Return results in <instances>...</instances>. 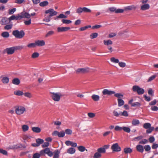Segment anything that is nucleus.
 <instances>
[{
  "label": "nucleus",
  "instance_id": "63",
  "mask_svg": "<svg viewBox=\"0 0 158 158\" xmlns=\"http://www.w3.org/2000/svg\"><path fill=\"white\" fill-rule=\"evenodd\" d=\"M144 148L145 151L146 152H148L151 150V147L149 145H146L144 147Z\"/></svg>",
  "mask_w": 158,
  "mask_h": 158
},
{
  "label": "nucleus",
  "instance_id": "34",
  "mask_svg": "<svg viewBox=\"0 0 158 158\" xmlns=\"http://www.w3.org/2000/svg\"><path fill=\"white\" fill-rule=\"evenodd\" d=\"M22 130L23 132L27 131L29 129V127L26 125H24L22 126Z\"/></svg>",
  "mask_w": 158,
  "mask_h": 158
},
{
  "label": "nucleus",
  "instance_id": "36",
  "mask_svg": "<svg viewBox=\"0 0 158 158\" xmlns=\"http://www.w3.org/2000/svg\"><path fill=\"white\" fill-rule=\"evenodd\" d=\"M76 13L78 14H81L83 12V7H80L78 8L76 10Z\"/></svg>",
  "mask_w": 158,
  "mask_h": 158
},
{
  "label": "nucleus",
  "instance_id": "44",
  "mask_svg": "<svg viewBox=\"0 0 158 158\" xmlns=\"http://www.w3.org/2000/svg\"><path fill=\"white\" fill-rule=\"evenodd\" d=\"M91 27V26L90 25H88L87 26L85 27H81L79 28V30L80 31H83L84 30H86V29L90 28Z\"/></svg>",
  "mask_w": 158,
  "mask_h": 158
},
{
  "label": "nucleus",
  "instance_id": "41",
  "mask_svg": "<svg viewBox=\"0 0 158 158\" xmlns=\"http://www.w3.org/2000/svg\"><path fill=\"white\" fill-rule=\"evenodd\" d=\"M54 31H48L45 35V37H47L53 35L54 34Z\"/></svg>",
  "mask_w": 158,
  "mask_h": 158
},
{
  "label": "nucleus",
  "instance_id": "11",
  "mask_svg": "<svg viewBox=\"0 0 158 158\" xmlns=\"http://www.w3.org/2000/svg\"><path fill=\"white\" fill-rule=\"evenodd\" d=\"M70 28L69 27H59L57 28V31L58 32H62L66 31L70 29Z\"/></svg>",
  "mask_w": 158,
  "mask_h": 158
},
{
  "label": "nucleus",
  "instance_id": "58",
  "mask_svg": "<svg viewBox=\"0 0 158 158\" xmlns=\"http://www.w3.org/2000/svg\"><path fill=\"white\" fill-rule=\"evenodd\" d=\"M123 130L129 133L130 132V129L128 127H123Z\"/></svg>",
  "mask_w": 158,
  "mask_h": 158
},
{
  "label": "nucleus",
  "instance_id": "61",
  "mask_svg": "<svg viewBox=\"0 0 158 158\" xmlns=\"http://www.w3.org/2000/svg\"><path fill=\"white\" fill-rule=\"evenodd\" d=\"M148 142V140L146 139H144L139 142V144H145Z\"/></svg>",
  "mask_w": 158,
  "mask_h": 158
},
{
  "label": "nucleus",
  "instance_id": "8",
  "mask_svg": "<svg viewBox=\"0 0 158 158\" xmlns=\"http://www.w3.org/2000/svg\"><path fill=\"white\" fill-rule=\"evenodd\" d=\"M111 149L113 152H119L121 150V148L118 143L113 144L111 146Z\"/></svg>",
  "mask_w": 158,
  "mask_h": 158
},
{
  "label": "nucleus",
  "instance_id": "2",
  "mask_svg": "<svg viewBox=\"0 0 158 158\" xmlns=\"http://www.w3.org/2000/svg\"><path fill=\"white\" fill-rule=\"evenodd\" d=\"M12 34L16 38L21 39L24 36L25 33L23 30L19 31L18 30H16L13 31Z\"/></svg>",
  "mask_w": 158,
  "mask_h": 158
},
{
  "label": "nucleus",
  "instance_id": "17",
  "mask_svg": "<svg viewBox=\"0 0 158 158\" xmlns=\"http://www.w3.org/2000/svg\"><path fill=\"white\" fill-rule=\"evenodd\" d=\"M136 149L138 151L141 153L143 152L144 151L143 147L140 144L136 146Z\"/></svg>",
  "mask_w": 158,
  "mask_h": 158
},
{
  "label": "nucleus",
  "instance_id": "57",
  "mask_svg": "<svg viewBox=\"0 0 158 158\" xmlns=\"http://www.w3.org/2000/svg\"><path fill=\"white\" fill-rule=\"evenodd\" d=\"M16 10L15 8H14L12 9H10L9 10L8 13L9 15L13 14Z\"/></svg>",
  "mask_w": 158,
  "mask_h": 158
},
{
  "label": "nucleus",
  "instance_id": "6",
  "mask_svg": "<svg viewBox=\"0 0 158 158\" xmlns=\"http://www.w3.org/2000/svg\"><path fill=\"white\" fill-rule=\"evenodd\" d=\"M44 153L47 154L50 157H51L53 155V152L50 151V149L48 148H46L40 151L41 154L43 155Z\"/></svg>",
  "mask_w": 158,
  "mask_h": 158
},
{
  "label": "nucleus",
  "instance_id": "48",
  "mask_svg": "<svg viewBox=\"0 0 158 158\" xmlns=\"http://www.w3.org/2000/svg\"><path fill=\"white\" fill-rule=\"evenodd\" d=\"M12 26L13 25L12 24L7 25L4 27V29L7 30L10 29L12 28Z\"/></svg>",
  "mask_w": 158,
  "mask_h": 158
},
{
  "label": "nucleus",
  "instance_id": "46",
  "mask_svg": "<svg viewBox=\"0 0 158 158\" xmlns=\"http://www.w3.org/2000/svg\"><path fill=\"white\" fill-rule=\"evenodd\" d=\"M132 124L134 126L137 125L139 123V121L138 120L134 119L132 122Z\"/></svg>",
  "mask_w": 158,
  "mask_h": 158
},
{
  "label": "nucleus",
  "instance_id": "27",
  "mask_svg": "<svg viewBox=\"0 0 158 158\" xmlns=\"http://www.w3.org/2000/svg\"><path fill=\"white\" fill-rule=\"evenodd\" d=\"M23 95L25 97L29 98H31L32 97V94L29 92H25L23 93Z\"/></svg>",
  "mask_w": 158,
  "mask_h": 158
},
{
  "label": "nucleus",
  "instance_id": "43",
  "mask_svg": "<svg viewBox=\"0 0 158 158\" xmlns=\"http://www.w3.org/2000/svg\"><path fill=\"white\" fill-rule=\"evenodd\" d=\"M39 54L38 52H35L33 53L31 55V58H36L39 57Z\"/></svg>",
  "mask_w": 158,
  "mask_h": 158
},
{
  "label": "nucleus",
  "instance_id": "5",
  "mask_svg": "<svg viewBox=\"0 0 158 158\" xmlns=\"http://www.w3.org/2000/svg\"><path fill=\"white\" fill-rule=\"evenodd\" d=\"M25 110V108L21 106L17 107L15 110L16 113L19 115L23 114Z\"/></svg>",
  "mask_w": 158,
  "mask_h": 158
},
{
  "label": "nucleus",
  "instance_id": "12",
  "mask_svg": "<svg viewBox=\"0 0 158 158\" xmlns=\"http://www.w3.org/2000/svg\"><path fill=\"white\" fill-rule=\"evenodd\" d=\"M102 93L103 95H110L115 94V92L113 91L110 90L106 89H104L102 92Z\"/></svg>",
  "mask_w": 158,
  "mask_h": 158
},
{
  "label": "nucleus",
  "instance_id": "64",
  "mask_svg": "<svg viewBox=\"0 0 158 158\" xmlns=\"http://www.w3.org/2000/svg\"><path fill=\"white\" fill-rule=\"evenodd\" d=\"M87 115L90 118H93L95 116L94 113L91 112L88 113Z\"/></svg>",
  "mask_w": 158,
  "mask_h": 158
},
{
  "label": "nucleus",
  "instance_id": "1",
  "mask_svg": "<svg viewBox=\"0 0 158 158\" xmlns=\"http://www.w3.org/2000/svg\"><path fill=\"white\" fill-rule=\"evenodd\" d=\"M51 94L52 99L56 102H59L62 96L60 92H52Z\"/></svg>",
  "mask_w": 158,
  "mask_h": 158
},
{
  "label": "nucleus",
  "instance_id": "52",
  "mask_svg": "<svg viewBox=\"0 0 158 158\" xmlns=\"http://www.w3.org/2000/svg\"><path fill=\"white\" fill-rule=\"evenodd\" d=\"M121 113V116H123L125 117H127L128 115V112L126 111H124L123 112H120Z\"/></svg>",
  "mask_w": 158,
  "mask_h": 158
},
{
  "label": "nucleus",
  "instance_id": "38",
  "mask_svg": "<svg viewBox=\"0 0 158 158\" xmlns=\"http://www.w3.org/2000/svg\"><path fill=\"white\" fill-rule=\"evenodd\" d=\"M156 75H154L150 77L148 79L147 81V82H150L153 80L156 77Z\"/></svg>",
  "mask_w": 158,
  "mask_h": 158
},
{
  "label": "nucleus",
  "instance_id": "47",
  "mask_svg": "<svg viewBox=\"0 0 158 158\" xmlns=\"http://www.w3.org/2000/svg\"><path fill=\"white\" fill-rule=\"evenodd\" d=\"M118 64L119 66L121 68H124L126 66V63L123 62H119Z\"/></svg>",
  "mask_w": 158,
  "mask_h": 158
},
{
  "label": "nucleus",
  "instance_id": "16",
  "mask_svg": "<svg viewBox=\"0 0 158 158\" xmlns=\"http://www.w3.org/2000/svg\"><path fill=\"white\" fill-rule=\"evenodd\" d=\"M150 8V5L148 4H144L142 5L140 7V9L142 10H148Z\"/></svg>",
  "mask_w": 158,
  "mask_h": 158
},
{
  "label": "nucleus",
  "instance_id": "49",
  "mask_svg": "<svg viewBox=\"0 0 158 158\" xmlns=\"http://www.w3.org/2000/svg\"><path fill=\"white\" fill-rule=\"evenodd\" d=\"M64 132L66 134L68 135H71L72 133V130L69 129H66Z\"/></svg>",
  "mask_w": 158,
  "mask_h": 158
},
{
  "label": "nucleus",
  "instance_id": "15",
  "mask_svg": "<svg viewBox=\"0 0 158 158\" xmlns=\"http://www.w3.org/2000/svg\"><path fill=\"white\" fill-rule=\"evenodd\" d=\"M104 44L107 46H111L113 44L112 41L110 40H106L103 41Z\"/></svg>",
  "mask_w": 158,
  "mask_h": 158
},
{
  "label": "nucleus",
  "instance_id": "19",
  "mask_svg": "<svg viewBox=\"0 0 158 158\" xmlns=\"http://www.w3.org/2000/svg\"><path fill=\"white\" fill-rule=\"evenodd\" d=\"M76 152V149L73 148H70L67 149V152L69 154H74Z\"/></svg>",
  "mask_w": 158,
  "mask_h": 158
},
{
  "label": "nucleus",
  "instance_id": "23",
  "mask_svg": "<svg viewBox=\"0 0 158 158\" xmlns=\"http://www.w3.org/2000/svg\"><path fill=\"white\" fill-rule=\"evenodd\" d=\"M92 99L94 101H98L100 99L99 96L96 94H93L91 96Z\"/></svg>",
  "mask_w": 158,
  "mask_h": 158
},
{
  "label": "nucleus",
  "instance_id": "3",
  "mask_svg": "<svg viewBox=\"0 0 158 158\" xmlns=\"http://www.w3.org/2000/svg\"><path fill=\"white\" fill-rule=\"evenodd\" d=\"M132 90L134 92H136L139 95L143 94L145 92L144 89L136 85H134L133 86Z\"/></svg>",
  "mask_w": 158,
  "mask_h": 158
},
{
  "label": "nucleus",
  "instance_id": "21",
  "mask_svg": "<svg viewBox=\"0 0 158 158\" xmlns=\"http://www.w3.org/2000/svg\"><path fill=\"white\" fill-rule=\"evenodd\" d=\"M132 152V149L130 148H126L124 149V152L125 154L131 153Z\"/></svg>",
  "mask_w": 158,
  "mask_h": 158
},
{
  "label": "nucleus",
  "instance_id": "25",
  "mask_svg": "<svg viewBox=\"0 0 158 158\" xmlns=\"http://www.w3.org/2000/svg\"><path fill=\"white\" fill-rule=\"evenodd\" d=\"M136 8V7L134 5H131L128 6L125 8V10H135Z\"/></svg>",
  "mask_w": 158,
  "mask_h": 158
},
{
  "label": "nucleus",
  "instance_id": "50",
  "mask_svg": "<svg viewBox=\"0 0 158 158\" xmlns=\"http://www.w3.org/2000/svg\"><path fill=\"white\" fill-rule=\"evenodd\" d=\"M83 12L84 13H91V10L86 7H83Z\"/></svg>",
  "mask_w": 158,
  "mask_h": 158
},
{
  "label": "nucleus",
  "instance_id": "51",
  "mask_svg": "<svg viewBox=\"0 0 158 158\" xmlns=\"http://www.w3.org/2000/svg\"><path fill=\"white\" fill-rule=\"evenodd\" d=\"M101 156V155L98 152L95 153L94 156V158H99Z\"/></svg>",
  "mask_w": 158,
  "mask_h": 158
},
{
  "label": "nucleus",
  "instance_id": "31",
  "mask_svg": "<svg viewBox=\"0 0 158 158\" xmlns=\"http://www.w3.org/2000/svg\"><path fill=\"white\" fill-rule=\"evenodd\" d=\"M1 35L4 38H8L9 36V34L8 32L5 31L2 33Z\"/></svg>",
  "mask_w": 158,
  "mask_h": 158
},
{
  "label": "nucleus",
  "instance_id": "30",
  "mask_svg": "<svg viewBox=\"0 0 158 158\" xmlns=\"http://www.w3.org/2000/svg\"><path fill=\"white\" fill-rule=\"evenodd\" d=\"M110 61L116 64L118 63L119 60L118 59L115 58V57H113L110 58Z\"/></svg>",
  "mask_w": 158,
  "mask_h": 158
},
{
  "label": "nucleus",
  "instance_id": "54",
  "mask_svg": "<svg viewBox=\"0 0 158 158\" xmlns=\"http://www.w3.org/2000/svg\"><path fill=\"white\" fill-rule=\"evenodd\" d=\"M141 105L139 102H134L131 104V106L133 107H139Z\"/></svg>",
  "mask_w": 158,
  "mask_h": 158
},
{
  "label": "nucleus",
  "instance_id": "40",
  "mask_svg": "<svg viewBox=\"0 0 158 158\" xmlns=\"http://www.w3.org/2000/svg\"><path fill=\"white\" fill-rule=\"evenodd\" d=\"M151 127V124L149 123H146L143 125V127L146 129H148Z\"/></svg>",
  "mask_w": 158,
  "mask_h": 158
},
{
  "label": "nucleus",
  "instance_id": "20",
  "mask_svg": "<svg viewBox=\"0 0 158 158\" xmlns=\"http://www.w3.org/2000/svg\"><path fill=\"white\" fill-rule=\"evenodd\" d=\"M9 78L6 77H2V81L4 84H7L9 82Z\"/></svg>",
  "mask_w": 158,
  "mask_h": 158
},
{
  "label": "nucleus",
  "instance_id": "33",
  "mask_svg": "<svg viewBox=\"0 0 158 158\" xmlns=\"http://www.w3.org/2000/svg\"><path fill=\"white\" fill-rule=\"evenodd\" d=\"M78 150L81 152H84L85 150L87 151V149H86L85 147L82 146H78Z\"/></svg>",
  "mask_w": 158,
  "mask_h": 158
},
{
  "label": "nucleus",
  "instance_id": "14",
  "mask_svg": "<svg viewBox=\"0 0 158 158\" xmlns=\"http://www.w3.org/2000/svg\"><path fill=\"white\" fill-rule=\"evenodd\" d=\"M10 22L9 18L6 17L3 18L1 21L0 22V23L1 25H5L7 24Z\"/></svg>",
  "mask_w": 158,
  "mask_h": 158
},
{
  "label": "nucleus",
  "instance_id": "42",
  "mask_svg": "<svg viewBox=\"0 0 158 158\" xmlns=\"http://www.w3.org/2000/svg\"><path fill=\"white\" fill-rule=\"evenodd\" d=\"M98 152L100 154L101 153H105L106 152V150L103 148H99L97 150Z\"/></svg>",
  "mask_w": 158,
  "mask_h": 158
},
{
  "label": "nucleus",
  "instance_id": "24",
  "mask_svg": "<svg viewBox=\"0 0 158 158\" xmlns=\"http://www.w3.org/2000/svg\"><path fill=\"white\" fill-rule=\"evenodd\" d=\"M118 106L120 107L123 106L124 104V101L121 98H118Z\"/></svg>",
  "mask_w": 158,
  "mask_h": 158
},
{
  "label": "nucleus",
  "instance_id": "22",
  "mask_svg": "<svg viewBox=\"0 0 158 158\" xmlns=\"http://www.w3.org/2000/svg\"><path fill=\"white\" fill-rule=\"evenodd\" d=\"M60 153V151L59 150H55L54 152V155L53 158H59Z\"/></svg>",
  "mask_w": 158,
  "mask_h": 158
},
{
  "label": "nucleus",
  "instance_id": "55",
  "mask_svg": "<svg viewBox=\"0 0 158 158\" xmlns=\"http://www.w3.org/2000/svg\"><path fill=\"white\" fill-rule=\"evenodd\" d=\"M0 153L4 155H7V152L5 150H3L2 148H0Z\"/></svg>",
  "mask_w": 158,
  "mask_h": 158
},
{
  "label": "nucleus",
  "instance_id": "10",
  "mask_svg": "<svg viewBox=\"0 0 158 158\" xmlns=\"http://www.w3.org/2000/svg\"><path fill=\"white\" fill-rule=\"evenodd\" d=\"M45 12L46 14H49L50 15L49 16L51 17L56 15L57 14V12L55 11L52 9H50L47 10Z\"/></svg>",
  "mask_w": 158,
  "mask_h": 158
},
{
  "label": "nucleus",
  "instance_id": "26",
  "mask_svg": "<svg viewBox=\"0 0 158 158\" xmlns=\"http://www.w3.org/2000/svg\"><path fill=\"white\" fill-rule=\"evenodd\" d=\"M12 83L15 85H18L20 83V81L18 78L14 79L12 81Z\"/></svg>",
  "mask_w": 158,
  "mask_h": 158
},
{
  "label": "nucleus",
  "instance_id": "18",
  "mask_svg": "<svg viewBox=\"0 0 158 158\" xmlns=\"http://www.w3.org/2000/svg\"><path fill=\"white\" fill-rule=\"evenodd\" d=\"M32 130L34 132L39 133L41 132V129L39 127H33L32 128Z\"/></svg>",
  "mask_w": 158,
  "mask_h": 158
},
{
  "label": "nucleus",
  "instance_id": "9",
  "mask_svg": "<svg viewBox=\"0 0 158 158\" xmlns=\"http://www.w3.org/2000/svg\"><path fill=\"white\" fill-rule=\"evenodd\" d=\"M89 69L88 68H79L76 70V72L77 73H87L89 71Z\"/></svg>",
  "mask_w": 158,
  "mask_h": 158
},
{
  "label": "nucleus",
  "instance_id": "37",
  "mask_svg": "<svg viewBox=\"0 0 158 158\" xmlns=\"http://www.w3.org/2000/svg\"><path fill=\"white\" fill-rule=\"evenodd\" d=\"M48 4V2L47 1H44L41 2L40 3V5L41 6L44 7L47 6Z\"/></svg>",
  "mask_w": 158,
  "mask_h": 158
},
{
  "label": "nucleus",
  "instance_id": "13",
  "mask_svg": "<svg viewBox=\"0 0 158 158\" xmlns=\"http://www.w3.org/2000/svg\"><path fill=\"white\" fill-rule=\"evenodd\" d=\"M35 41L37 46L42 47L44 46L45 44V42L43 40H38Z\"/></svg>",
  "mask_w": 158,
  "mask_h": 158
},
{
  "label": "nucleus",
  "instance_id": "7",
  "mask_svg": "<svg viewBox=\"0 0 158 158\" xmlns=\"http://www.w3.org/2000/svg\"><path fill=\"white\" fill-rule=\"evenodd\" d=\"M52 135L53 136H57L59 137L62 138L64 136L65 133L63 131H62L60 132L55 131L52 133Z\"/></svg>",
  "mask_w": 158,
  "mask_h": 158
},
{
  "label": "nucleus",
  "instance_id": "60",
  "mask_svg": "<svg viewBox=\"0 0 158 158\" xmlns=\"http://www.w3.org/2000/svg\"><path fill=\"white\" fill-rule=\"evenodd\" d=\"M147 129H148L146 130V133L149 134L152 132V131L154 129V128L153 127H151Z\"/></svg>",
  "mask_w": 158,
  "mask_h": 158
},
{
  "label": "nucleus",
  "instance_id": "32",
  "mask_svg": "<svg viewBox=\"0 0 158 158\" xmlns=\"http://www.w3.org/2000/svg\"><path fill=\"white\" fill-rule=\"evenodd\" d=\"M36 142L39 146L41 144L43 143L44 142V140L41 139H37L36 140Z\"/></svg>",
  "mask_w": 158,
  "mask_h": 158
},
{
  "label": "nucleus",
  "instance_id": "62",
  "mask_svg": "<svg viewBox=\"0 0 158 158\" xmlns=\"http://www.w3.org/2000/svg\"><path fill=\"white\" fill-rule=\"evenodd\" d=\"M153 93L154 91H153V90L151 88H150L148 90V94L150 95L153 96Z\"/></svg>",
  "mask_w": 158,
  "mask_h": 158
},
{
  "label": "nucleus",
  "instance_id": "56",
  "mask_svg": "<svg viewBox=\"0 0 158 158\" xmlns=\"http://www.w3.org/2000/svg\"><path fill=\"white\" fill-rule=\"evenodd\" d=\"M143 138L142 136L140 135L137 137L134 138L133 139V140L134 141H139Z\"/></svg>",
  "mask_w": 158,
  "mask_h": 158
},
{
  "label": "nucleus",
  "instance_id": "35",
  "mask_svg": "<svg viewBox=\"0 0 158 158\" xmlns=\"http://www.w3.org/2000/svg\"><path fill=\"white\" fill-rule=\"evenodd\" d=\"M121 111L118 112L116 110H114L113 112V113L114 116L116 117H118L121 116Z\"/></svg>",
  "mask_w": 158,
  "mask_h": 158
},
{
  "label": "nucleus",
  "instance_id": "39",
  "mask_svg": "<svg viewBox=\"0 0 158 158\" xmlns=\"http://www.w3.org/2000/svg\"><path fill=\"white\" fill-rule=\"evenodd\" d=\"M61 22L64 24H69L72 23V22L71 21L66 19H63L61 20Z\"/></svg>",
  "mask_w": 158,
  "mask_h": 158
},
{
  "label": "nucleus",
  "instance_id": "28",
  "mask_svg": "<svg viewBox=\"0 0 158 158\" xmlns=\"http://www.w3.org/2000/svg\"><path fill=\"white\" fill-rule=\"evenodd\" d=\"M14 94L17 96H22L23 95V92L19 90H18L14 91Z\"/></svg>",
  "mask_w": 158,
  "mask_h": 158
},
{
  "label": "nucleus",
  "instance_id": "59",
  "mask_svg": "<svg viewBox=\"0 0 158 158\" xmlns=\"http://www.w3.org/2000/svg\"><path fill=\"white\" fill-rule=\"evenodd\" d=\"M114 130L117 131H120L123 130V127H121L118 126H116Z\"/></svg>",
  "mask_w": 158,
  "mask_h": 158
},
{
  "label": "nucleus",
  "instance_id": "4",
  "mask_svg": "<svg viewBox=\"0 0 158 158\" xmlns=\"http://www.w3.org/2000/svg\"><path fill=\"white\" fill-rule=\"evenodd\" d=\"M15 46L6 48L3 50V54H6L8 55H12L15 52Z\"/></svg>",
  "mask_w": 158,
  "mask_h": 158
},
{
  "label": "nucleus",
  "instance_id": "29",
  "mask_svg": "<svg viewBox=\"0 0 158 158\" xmlns=\"http://www.w3.org/2000/svg\"><path fill=\"white\" fill-rule=\"evenodd\" d=\"M27 47H28L29 48H30L35 47H36L37 46L35 41V43H31L28 44L27 45Z\"/></svg>",
  "mask_w": 158,
  "mask_h": 158
},
{
  "label": "nucleus",
  "instance_id": "53",
  "mask_svg": "<svg viewBox=\"0 0 158 158\" xmlns=\"http://www.w3.org/2000/svg\"><path fill=\"white\" fill-rule=\"evenodd\" d=\"M98 35V34L97 33H94L90 35V38L93 39L96 38Z\"/></svg>",
  "mask_w": 158,
  "mask_h": 158
},
{
  "label": "nucleus",
  "instance_id": "45",
  "mask_svg": "<svg viewBox=\"0 0 158 158\" xmlns=\"http://www.w3.org/2000/svg\"><path fill=\"white\" fill-rule=\"evenodd\" d=\"M114 96L117 98H121L123 97V94L120 93H118L114 94Z\"/></svg>",
  "mask_w": 158,
  "mask_h": 158
}]
</instances>
